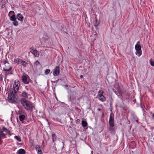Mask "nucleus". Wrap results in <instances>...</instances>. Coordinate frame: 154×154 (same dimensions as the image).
Here are the masks:
<instances>
[{
    "instance_id": "59",
    "label": "nucleus",
    "mask_w": 154,
    "mask_h": 154,
    "mask_svg": "<svg viewBox=\"0 0 154 154\" xmlns=\"http://www.w3.org/2000/svg\"><path fill=\"white\" fill-rule=\"evenodd\" d=\"M97 154H99V153H97Z\"/></svg>"
},
{
    "instance_id": "57",
    "label": "nucleus",
    "mask_w": 154,
    "mask_h": 154,
    "mask_svg": "<svg viewBox=\"0 0 154 154\" xmlns=\"http://www.w3.org/2000/svg\"><path fill=\"white\" fill-rule=\"evenodd\" d=\"M2 141V140H1V141H0V142H1Z\"/></svg>"
},
{
    "instance_id": "32",
    "label": "nucleus",
    "mask_w": 154,
    "mask_h": 154,
    "mask_svg": "<svg viewBox=\"0 0 154 154\" xmlns=\"http://www.w3.org/2000/svg\"><path fill=\"white\" fill-rule=\"evenodd\" d=\"M149 62L150 63L151 65L153 66H154V61H152V59H150L149 60Z\"/></svg>"
},
{
    "instance_id": "17",
    "label": "nucleus",
    "mask_w": 154,
    "mask_h": 154,
    "mask_svg": "<svg viewBox=\"0 0 154 154\" xmlns=\"http://www.w3.org/2000/svg\"><path fill=\"white\" fill-rule=\"evenodd\" d=\"M82 127L84 128H85L87 127L88 125V124L87 122L85 121L84 120L82 121Z\"/></svg>"
},
{
    "instance_id": "41",
    "label": "nucleus",
    "mask_w": 154,
    "mask_h": 154,
    "mask_svg": "<svg viewBox=\"0 0 154 154\" xmlns=\"http://www.w3.org/2000/svg\"><path fill=\"white\" fill-rule=\"evenodd\" d=\"M70 120L71 121V122H72V121L73 120V119L70 116Z\"/></svg>"
},
{
    "instance_id": "43",
    "label": "nucleus",
    "mask_w": 154,
    "mask_h": 154,
    "mask_svg": "<svg viewBox=\"0 0 154 154\" xmlns=\"http://www.w3.org/2000/svg\"><path fill=\"white\" fill-rule=\"evenodd\" d=\"M140 107L141 108H142L143 109H144V108H143V107L142 106V105L141 104V105H140Z\"/></svg>"
},
{
    "instance_id": "51",
    "label": "nucleus",
    "mask_w": 154,
    "mask_h": 154,
    "mask_svg": "<svg viewBox=\"0 0 154 154\" xmlns=\"http://www.w3.org/2000/svg\"><path fill=\"white\" fill-rule=\"evenodd\" d=\"M29 122V121L28 120V121H27V122Z\"/></svg>"
},
{
    "instance_id": "1",
    "label": "nucleus",
    "mask_w": 154,
    "mask_h": 154,
    "mask_svg": "<svg viewBox=\"0 0 154 154\" xmlns=\"http://www.w3.org/2000/svg\"><path fill=\"white\" fill-rule=\"evenodd\" d=\"M20 83L19 81L17 82L15 81L13 85V90L11 92L10 94H9L8 97V99L9 102L11 103L14 102L17 98L15 96L16 94L19 89Z\"/></svg>"
},
{
    "instance_id": "48",
    "label": "nucleus",
    "mask_w": 154,
    "mask_h": 154,
    "mask_svg": "<svg viewBox=\"0 0 154 154\" xmlns=\"http://www.w3.org/2000/svg\"><path fill=\"white\" fill-rule=\"evenodd\" d=\"M98 110L99 111H100L101 110V109H100V108H98Z\"/></svg>"
},
{
    "instance_id": "36",
    "label": "nucleus",
    "mask_w": 154,
    "mask_h": 154,
    "mask_svg": "<svg viewBox=\"0 0 154 154\" xmlns=\"http://www.w3.org/2000/svg\"><path fill=\"white\" fill-rule=\"evenodd\" d=\"M8 65L7 66L6 65H5V69H9V66H10L9 65H8V64L7 65Z\"/></svg>"
},
{
    "instance_id": "38",
    "label": "nucleus",
    "mask_w": 154,
    "mask_h": 154,
    "mask_svg": "<svg viewBox=\"0 0 154 154\" xmlns=\"http://www.w3.org/2000/svg\"><path fill=\"white\" fill-rule=\"evenodd\" d=\"M7 133H8V134L9 135H11V132L9 130H8V131H7Z\"/></svg>"
},
{
    "instance_id": "58",
    "label": "nucleus",
    "mask_w": 154,
    "mask_h": 154,
    "mask_svg": "<svg viewBox=\"0 0 154 154\" xmlns=\"http://www.w3.org/2000/svg\"><path fill=\"white\" fill-rule=\"evenodd\" d=\"M1 51V49H0V51Z\"/></svg>"
},
{
    "instance_id": "26",
    "label": "nucleus",
    "mask_w": 154,
    "mask_h": 154,
    "mask_svg": "<svg viewBox=\"0 0 154 154\" xmlns=\"http://www.w3.org/2000/svg\"><path fill=\"white\" fill-rule=\"evenodd\" d=\"M40 65V63L39 62L38 60L36 61L34 63V66H37L38 65Z\"/></svg>"
},
{
    "instance_id": "22",
    "label": "nucleus",
    "mask_w": 154,
    "mask_h": 154,
    "mask_svg": "<svg viewBox=\"0 0 154 154\" xmlns=\"http://www.w3.org/2000/svg\"><path fill=\"white\" fill-rule=\"evenodd\" d=\"M21 63L22 65L24 67H26L28 64V63H27L23 60H22Z\"/></svg>"
},
{
    "instance_id": "49",
    "label": "nucleus",
    "mask_w": 154,
    "mask_h": 154,
    "mask_svg": "<svg viewBox=\"0 0 154 154\" xmlns=\"http://www.w3.org/2000/svg\"><path fill=\"white\" fill-rule=\"evenodd\" d=\"M90 107H91V104H90V107H89V109H90Z\"/></svg>"
},
{
    "instance_id": "21",
    "label": "nucleus",
    "mask_w": 154,
    "mask_h": 154,
    "mask_svg": "<svg viewBox=\"0 0 154 154\" xmlns=\"http://www.w3.org/2000/svg\"><path fill=\"white\" fill-rule=\"evenodd\" d=\"M135 54L138 56H140L142 54V52L141 50L139 51H136Z\"/></svg>"
},
{
    "instance_id": "8",
    "label": "nucleus",
    "mask_w": 154,
    "mask_h": 154,
    "mask_svg": "<svg viewBox=\"0 0 154 154\" xmlns=\"http://www.w3.org/2000/svg\"><path fill=\"white\" fill-rule=\"evenodd\" d=\"M27 76L28 75H23L22 77V81L25 84H28L29 83V82L27 81Z\"/></svg>"
},
{
    "instance_id": "29",
    "label": "nucleus",
    "mask_w": 154,
    "mask_h": 154,
    "mask_svg": "<svg viewBox=\"0 0 154 154\" xmlns=\"http://www.w3.org/2000/svg\"><path fill=\"white\" fill-rule=\"evenodd\" d=\"M13 14H15L14 12L13 11H11L9 12L8 14V16L10 17L12 15H13Z\"/></svg>"
},
{
    "instance_id": "4",
    "label": "nucleus",
    "mask_w": 154,
    "mask_h": 154,
    "mask_svg": "<svg viewBox=\"0 0 154 154\" xmlns=\"http://www.w3.org/2000/svg\"><path fill=\"white\" fill-rule=\"evenodd\" d=\"M9 69H5V67L3 68V71L5 72V77L9 74L12 75L13 74V71L11 70L12 69V67L9 66Z\"/></svg>"
},
{
    "instance_id": "15",
    "label": "nucleus",
    "mask_w": 154,
    "mask_h": 154,
    "mask_svg": "<svg viewBox=\"0 0 154 154\" xmlns=\"http://www.w3.org/2000/svg\"><path fill=\"white\" fill-rule=\"evenodd\" d=\"M17 152L19 154H25L26 153V151L24 149H21L18 151Z\"/></svg>"
},
{
    "instance_id": "30",
    "label": "nucleus",
    "mask_w": 154,
    "mask_h": 154,
    "mask_svg": "<svg viewBox=\"0 0 154 154\" xmlns=\"http://www.w3.org/2000/svg\"><path fill=\"white\" fill-rule=\"evenodd\" d=\"M5 136V134H2L1 135L0 134V138L1 139L2 138H6Z\"/></svg>"
},
{
    "instance_id": "5",
    "label": "nucleus",
    "mask_w": 154,
    "mask_h": 154,
    "mask_svg": "<svg viewBox=\"0 0 154 154\" xmlns=\"http://www.w3.org/2000/svg\"><path fill=\"white\" fill-rule=\"evenodd\" d=\"M30 52H32L34 57H38L39 56V54L37 50L33 48V47H31L30 49Z\"/></svg>"
},
{
    "instance_id": "20",
    "label": "nucleus",
    "mask_w": 154,
    "mask_h": 154,
    "mask_svg": "<svg viewBox=\"0 0 154 154\" xmlns=\"http://www.w3.org/2000/svg\"><path fill=\"white\" fill-rule=\"evenodd\" d=\"M104 93V91L102 90H99L98 92L97 95V97H98L99 96H102V95H103V94Z\"/></svg>"
},
{
    "instance_id": "3",
    "label": "nucleus",
    "mask_w": 154,
    "mask_h": 154,
    "mask_svg": "<svg viewBox=\"0 0 154 154\" xmlns=\"http://www.w3.org/2000/svg\"><path fill=\"white\" fill-rule=\"evenodd\" d=\"M112 113L110 115L109 120V126H107V129L109 133L111 134H114L115 133V125L114 124V118H113V115H112Z\"/></svg>"
},
{
    "instance_id": "46",
    "label": "nucleus",
    "mask_w": 154,
    "mask_h": 154,
    "mask_svg": "<svg viewBox=\"0 0 154 154\" xmlns=\"http://www.w3.org/2000/svg\"><path fill=\"white\" fill-rule=\"evenodd\" d=\"M4 1H5V0H0L1 2H3Z\"/></svg>"
},
{
    "instance_id": "33",
    "label": "nucleus",
    "mask_w": 154,
    "mask_h": 154,
    "mask_svg": "<svg viewBox=\"0 0 154 154\" xmlns=\"http://www.w3.org/2000/svg\"><path fill=\"white\" fill-rule=\"evenodd\" d=\"M120 108H121L122 109L124 110H127V109H128V108L125 106H120Z\"/></svg>"
},
{
    "instance_id": "12",
    "label": "nucleus",
    "mask_w": 154,
    "mask_h": 154,
    "mask_svg": "<svg viewBox=\"0 0 154 154\" xmlns=\"http://www.w3.org/2000/svg\"><path fill=\"white\" fill-rule=\"evenodd\" d=\"M95 20L94 21V26L96 27H97L100 24V22L97 20V18L96 17H95Z\"/></svg>"
},
{
    "instance_id": "10",
    "label": "nucleus",
    "mask_w": 154,
    "mask_h": 154,
    "mask_svg": "<svg viewBox=\"0 0 154 154\" xmlns=\"http://www.w3.org/2000/svg\"><path fill=\"white\" fill-rule=\"evenodd\" d=\"M139 43L140 42L138 41L135 45V49L136 51H139L141 50V46L140 45L138 44V43Z\"/></svg>"
},
{
    "instance_id": "39",
    "label": "nucleus",
    "mask_w": 154,
    "mask_h": 154,
    "mask_svg": "<svg viewBox=\"0 0 154 154\" xmlns=\"http://www.w3.org/2000/svg\"><path fill=\"white\" fill-rule=\"evenodd\" d=\"M3 131H2L0 132V134L1 135L2 134H5L4 133H3Z\"/></svg>"
},
{
    "instance_id": "45",
    "label": "nucleus",
    "mask_w": 154,
    "mask_h": 154,
    "mask_svg": "<svg viewBox=\"0 0 154 154\" xmlns=\"http://www.w3.org/2000/svg\"><path fill=\"white\" fill-rule=\"evenodd\" d=\"M136 122H137V123H138V120H136L135 121Z\"/></svg>"
},
{
    "instance_id": "25",
    "label": "nucleus",
    "mask_w": 154,
    "mask_h": 154,
    "mask_svg": "<svg viewBox=\"0 0 154 154\" xmlns=\"http://www.w3.org/2000/svg\"><path fill=\"white\" fill-rule=\"evenodd\" d=\"M14 138L19 142H20L21 141V138L19 136H14Z\"/></svg>"
},
{
    "instance_id": "37",
    "label": "nucleus",
    "mask_w": 154,
    "mask_h": 154,
    "mask_svg": "<svg viewBox=\"0 0 154 154\" xmlns=\"http://www.w3.org/2000/svg\"><path fill=\"white\" fill-rule=\"evenodd\" d=\"M63 86L64 87L66 88V89H68V88H67V87H68V85L67 84L66 85H63Z\"/></svg>"
},
{
    "instance_id": "54",
    "label": "nucleus",
    "mask_w": 154,
    "mask_h": 154,
    "mask_svg": "<svg viewBox=\"0 0 154 154\" xmlns=\"http://www.w3.org/2000/svg\"><path fill=\"white\" fill-rule=\"evenodd\" d=\"M60 80H61V81L62 80V79H60Z\"/></svg>"
},
{
    "instance_id": "13",
    "label": "nucleus",
    "mask_w": 154,
    "mask_h": 154,
    "mask_svg": "<svg viewBox=\"0 0 154 154\" xmlns=\"http://www.w3.org/2000/svg\"><path fill=\"white\" fill-rule=\"evenodd\" d=\"M21 95L24 98H28V93H27L26 91H23L22 92Z\"/></svg>"
},
{
    "instance_id": "50",
    "label": "nucleus",
    "mask_w": 154,
    "mask_h": 154,
    "mask_svg": "<svg viewBox=\"0 0 154 154\" xmlns=\"http://www.w3.org/2000/svg\"><path fill=\"white\" fill-rule=\"evenodd\" d=\"M26 90H29V89H28V88H26Z\"/></svg>"
},
{
    "instance_id": "56",
    "label": "nucleus",
    "mask_w": 154,
    "mask_h": 154,
    "mask_svg": "<svg viewBox=\"0 0 154 154\" xmlns=\"http://www.w3.org/2000/svg\"><path fill=\"white\" fill-rule=\"evenodd\" d=\"M63 148V147L62 148Z\"/></svg>"
},
{
    "instance_id": "19",
    "label": "nucleus",
    "mask_w": 154,
    "mask_h": 154,
    "mask_svg": "<svg viewBox=\"0 0 154 154\" xmlns=\"http://www.w3.org/2000/svg\"><path fill=\"white\" fill-rule=\"evenodd\" d=\"M19 119L20 121H22L25 119V116L24 115H20L19 116Z\"/></svg>"
},
{
    "instance_id": "53",
    "label": "nucleus",
    "mask_w": 154,
    "mask_h": 154,
    "mask_svg": "<svg viewBox=\"0 0 154 154\" xmlns=\"http://www.w3.org/2000/svg\"><path fill=\"white\" fill-rule=\"evenodd\" d=\"M2 140L0 138V141H1Z\"/></svg>"
},
{
    "instance_id": "35",
    "label": "nucleus",
    "mask_w": 154,
    "mask_h": 154,
    "mask_svg": "<svg viewBox=\"0 0 154 154\" xmlns=\"http://www.w3.org/2000/svg\"><path fill=\"white\" fill-rule=\"evenodd\" d=\"M3 63H4V64L5 65L6 64H7L8 65H9V63L8 62L7 60L5 61Z\"/></svg>"
},
{
    "instance_id": "47",
    "label": "nucleus",
    "mask_w": 154,
    "mask_h": 154,
    "mask_svg": "<svg viewBox=\"0 0 154 154\" xmlns=\"http://www.w3.org/2000/svg\"><path fill=\"white\" fill-rule=\"evenodd\" d=\"M32 141V143H34V141L33 140H31V141Z\"/></svg>"
},
{
    "instance_id": "31",
    "label": "nucleus",
    "mask_w": 154,
    "mask_h": 154,
    "mask_svg": "<svg viewBox=\"0 0 154 154\" xmlns=\"http://www.w3.org/2000/svg\"><path fill=\"white\" fill-rule=\"evenodd\" d=\"M2 130H3L5 131L6 132H7V131H8L9 130L7 128H6L4 126H3Z\"/></svg>"
},
{
    "instance_id": "16",
    "label": "nucleus",
    "mask_w": 154,
    "mask_h": 154,
    "mask_svg": "<svg viewBox=\"0 0 154 154\" xmlns=\"http://www.w3.org/2000/svg\"><path fill=\"white\" fill-rule=\"evenodd\" d=\"M52 141L53 142H54L57 140V137L56 134L55 133H53L51 135Z\"/></svg>"
},
{
    "instance_id": "42",
    "label": "nucleus",
    "mask_w": 154,
    "mask_h": 154,
    "mask_svg": "<svg viewBox=\"0 0 154 154\" xmlns=\"http://www.w3.org/2000/svg\"><path fill=\"white\" fill-rule=\"evenodd\" d=\"M59 80V79H58L57 80H56V81H53V82H54V83H55V82H58V81Z\"/></svg>"
},
{
    "instance_id": "23",
    "label": "nucleus",
    "mask_w": 154,
    "mask_h": 154,
    "mask_svg": "<svg viewBox=\"0 0 154 154\" xmlns=\"http://www.w3.org/2000/svg\"><path fill=\"white\" fill-rule=\"evenodd\" d=\"M110 111H111V112L110 113V115L111 114V113H112V116L113 115V118H114V115L113 113L112 112V103L111 102H110Z\"/></svg>"
},
{
    "instance_id": "18",
    "label": "nucleus",
    "mask_w": 154,
    "mask_h": 154,
    "mask_svg": "<svg viewBox=\"0 0 154 154\" xmlns=\"http://www.w3.org/2000/svg\"><path fill=\"white\" fill-rule=\"evenodd\" d=\"M10 20L11 21H14L16 20L15 15V14H13L10 17Z\"/></svg>"
},
{
    "instance_id": "24",
    "label": "nucleus",
    "mask_w": 154,
    "mask_h": 154,
    "mask_svg": "<svg viewBox=\"0 0 154 154\" xmlns=\"http://www.w3.org/2000/svg\"><path fill=\"white\" fill-rule=\"evenodd\" d=\"M13 21V24L14 26H17L18 25V22L16 20Z\"/></svg>"
},
{
    "instance_id": "52",
    "label": "nucleus",
    "mask_w": 154,
    "mask_h": 154,
    "mask_svg": "<svg viewBox=\"0 0 154 154\" xmlns=\"http://www.w3.org/2000/svg\"><path fill=\"white\" fill-rule=\"evenodd\" d=\"M56 99H57V98L56 97Z\"/></svg>"
},
{
    "instance_id": "11",
    "label": "nucleus",
    "mask_w": 154,
    "mask_h": 154,
    "mask_svg": "<svg viewBox=\"0 0 154 154\" xmlns=\"http://www.w3.org/2000/svg\"><path fill=\"white\" fill-rule=\"evenodd\" d=\"M17 17L18 20L23 21L24 17L22 14L18 13L17 15Z\"/></svg>"
},
{
    "instance_id": "27",
    "label": "nucleus",
    "mask_w": 154,
    "mask_h": 154,
    "mask_svg": "<svg viewBox=\"0 0 154 154\" xmlns=\"http://www.w3.org/2000/svg\"><path fill=\"white\" fill-rule=\"evenodd\" d=\"M1 2L2 3L1 8H4L5 7V1H4L3 2Z\"/></svg>"
},
{
    "instance_id": "34",
    "label": "nucleus",
    "mask_w": 154,
    "mask_h": 154,
    "mask_svg": "<svg viewBox=\"0 0 154 154\" xmlns=\"http://www.w3.org/2000/svg\"><path fill=\"white\" fill-rule=\"evenodd\" d=\"M80 120L79 119H77L75 121L76 124H78L80 123Z\"/></svg>"
},
{
    "instance_id": "40",
    "label": "nucleus",
    "mask_w": 154,
    "mask_h": 154,
    "mask_svg": "<svg viewBox=\"0 0 154 154\" xmlns=\"http://www.w3.org/2000/svg\"><path fill=\"white\" fill-rule=\"evenodd\" d=\"M152 119H154V113L152 115Z\"/></svg>"
},
{
    "instance_id": "6",
    "label": "nucleus",
    "mask_w": 154,
    "mask_h": 154,
    "mask_svg": "<svg viewBox=\"0 0 154 154\" xmlns=\"http://www.w3.org/2000/svg\"><path fill=\"white\" fill-rule=\"evenodd\" d=\"M60 72V69L59 66H56L53 70V75L56 76L58 75Z\"/></svg>"
},
{
    "instance_id": "9",
    "label": "nucleus",
    "mask_w": 154,
    "mask_h": 154,
    "mask_svg": "<svg viewBox=\"0 0 154 154\" xmlns=\"http://www.w3.org/2000/svg\"><path fill=\"white\" fill-rule=\"evenodd\" d=\"M98 100L102 102H105L106 100V98L105 96L103 95L102 96H99L97 97Z\"/></svg>"
},
{
    "instance_id": "44",
    "label": "nucleus",
    "mask_w": 154,
    "mask_h": 154,
    "mask_svg": "<svg viewBox=\"0 0 154 154\" xmlns=\"http://www.w3.org/2000/svg\"><path fill=\"white\" fill-rule=\"evenodd\" d=\"M80 77L81 78H83V76L82 75H81L80 76Z\"/></svg>"
},
{
    "instance_id": "7",
    "label": "nucleus",
    "mask_w": 154,
    "mask_h": 154,
    "mask_svg": "<svg viewBox=\"0 0 154 154\" xmlns=\"http://www.w3.org/2000/svg\"><path fill=\"white\" fill-rule=\"evenodd\" d=\"M41 146L39 145H37L35 146V149L38 154H42V152L41 149Z\"/></svg>"
},
{
    "instance_id": "28",
    "label": "nucleus",
    "mask_w": 154,
    "mask_h": 154,
    "mask_svg": "<svg viewBox=\"0 0 154 154\" xmlns=\"http://www.w3.org/2000/svg\"><path fill=\"white\" fill-rule=\"evenodd\" d=\"M50 72V70L49 69H46L45 72V74L47 75Z\"/></svg>"
},
{
    "instance_id": "2",
    "label": "nucleus",
    "mask_w": 154,
    "mask_h": 154,
    "mask_svg": "<svg viewBox=\"0 0 154 154\" xmlns=\"http://www.w3.org/2000/svg\"><path fill=\"white\" fill-rule=\"evenodd\" d=\"M20 102L26 110L32 111L33 108H35L32 103L25 98H21Z\"/></svg>"
},
{
    "instance_id": "14",
    "label": "nucleus",
    "mask_w": 154,
    "mask_h": 154,
    "mask_svg": "<svg viewBox=\"0 0 154 154\" xmlns=\"http://www.w3.org/2000/svg\"><path fill=\"white\" fill-rule=\"evenodd\" d=\"M22 59H20L19 58H17L14 59V62L17 64H19V63H22Z\"/></svg>"
},
{
    "instance_id": "55",
    "label": "nucleus",
    "mask_w": 154,
    "mask_h": 154,
    "mask_svg": "<svg viewBox=\"0 0 154 154\" xmlns=\"http://www.w3.org/2000/svg\"><path fill=\"white\" fill-rule=\"evenodd\" d=\"M62 143L64 144V142H63Z\"/></svg>"
}]
</instances>
